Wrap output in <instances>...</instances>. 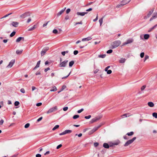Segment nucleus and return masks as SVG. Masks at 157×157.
<instances>
[{
    "label": "nucleus",
    "mask_w": 157,
    "mask_h": 157,
    "mask_svg": "<svg viewBox=\"0 0 157 157\" xmlns=\"http://www.w3.org/2000/svg\"><path fill=\"white\" fill-rule=\"evenodd\" d=\"M15 62V59H12L10 62L8 66H7L6 67L7 68H10L12 67L13 64H14Z\"/></svg>",
    "instance_id": "nucleus-9"
},
{
    "label": "nucleus",
    "mask_w": 157,
    "mask_h": 157,
    "mask_svg": "<svg viewBox=\"0 0 157 157\" xmlns=\"http://www.w3.org/2000/svg\"><path fill=\"white\" fill-rule=\"evenodd\" d=\"M103 147L105 148H109V146L107 143H104L103 144Z\"/></svg>",
    "instance_id": "nucleus-22"
},
{
    "label": "nucleus",
    "mask_w": 157,
    "mask_h": 157,
    "mask_svg": "<svg viewBox=\"0 0 157 157\" xmlns=\"http://www.w3.org/2000/svg\"><path fill=\"white\" fill-rule=\"evenodd\" d=\"M92 39V38L91 37H88L86 38H83L82 39V41H89L90 40H91Z\"/></svg>",
    "instance_id": "nucleus-18"
},
{
    "label": "nucleus",
    "mask_w": 157,
    "mask_h": 157,
    "mask_svg": "<svg viewBox=\"0 0 157 157\" xmlns=\"http://www.w3.org/2000/svg\"><path fill=\"white\" fill-rule=\"evenodd\" d=\"M91 117V116L90 115H88V116H86L85 117V118L86 119H89Z\"/></svg>",
    "instance_id": "nucleus-46"
},
{
    "label": "nucleus",
    "mask_w": 157,
    "mask_h": 157,
    "mask_svg": "<svg viewBox=\"0 0 157 157\" xmlns=\"http://www.w3.org/2000/svg\"><path fill=\"white\" fill-rule=\"evenodd\" d=\"M99 144L98 143L96 142L94 143V145L95 147H97L98 145Z\"/></svg>",
    "instance_id": "nucleus-54"
},
{
    "label": "nucleus",
    "mask_w": 157,
    "mask_h": 157,
    "mask_svg": "<svg viewBox=\"0 0 157 157\" xmlns=\"http://www.w3.org/2000/svg\"><path fill=\"white\" fill-rule=\"evenodd\" d=\"M131 1V0H130L129 1H128V2H126L125 3H121V4H119V5H118L117 6H116V7L117 8H119L120 7H121L123 6H124V5L130 2V1Z\"/></svg>",
    "instance_id": "nucleus-15"
},
{
    "label": "nucleus",
    "mask_w": 157,
    "mask_h": 157,
    "mask_svg": "<svg viewBox=\"0 0 157 157\" xmlns=\"http://www.w3.org/2000/svg\"><path fill=\"white\" fill-rule=\"evenodd\" d=\"M146 87V85L143 86L141 88V90L142 91L144 90Z\"/></svg>",
    "instance_id": "nucleus-51"
},
{
    "label": "nucleus",
    "mask_w": 157,
    "mask_h": 157,
    "mask_svg": "<svg viewBox=\"0 0 157 157\" xmlns=\"http://www.w3.org/2000/svg\"><path fill=\"white\" fill-rule=\"evenodd\" d=\"M59 127V125H56L54 127L52 128V130L54 131L56 129L58 128Z\"/></svg>",
    "instance_id": "nucleus-34"
},
{
    "label": "nucleus",
    "mask_w": 157,
    "mask_h": 157,
    "mask_svg": "<svg viewBox=\"0 0 157 157\" xmlns=\"http://www.w3.org/2000/svg\"><path fill=\"white\" fill-rule=\"evenodd\" d=\"M149 56L148 55H145V57L144 58V62H145V61L147 59L149 58Z\"/></svg>",
    "instance_id": "nucleus-40"
},
{
    "label": "nucleus",
    "mask_w": 157,
    "mask_h": 157,
    "mask_svg": "<svg viewBox=\"0 0 157 157\" xmlns=\"http://www.w3.org/2000/svg\"><path fill=\"white\" fill-rule=\"evenodd\" d=\"M114 145H118L120 143V141L119 140H117L113 142Z\"/></svg>",
    "instance_id": "nucleus-23"
},
{
    "label": "nucleus",
    "mask_w": 157,
    "mask_h": 157,
    "mask_svg": "<svg viewBox=\"0 0 157 157\" xmlns=\"http://www.w3.org/2000/svg\"><path fill=\"white\" fill-rule=\"evenodd\" d=\"M20 91L21 93H25V90L24 88H21L20 90Z\"/></svg>",
    "instance_id": "nucleus-49"
},
{
    "label": "nucleus",
    "mask_w": 157,
    "mask_h": 157,
    "mask_svg": "<svg viewBox=\"0 0 157 157\" xmlns=\"http://www.w3.org/2000/svg\"><path fill=\"white\" fill-rule=\"evenodd\" d=\"M121 43V42L120 40H117L114 41L112 45V48L113 49L119 46Z\"/></svg>",
    "instance_id": "nucleus-1"
},
{
    "label": "nucleus",
    "mask_w": 157,
    "mask_h": 157,
    "mask_svg": "<svg viewBox=\"0 0 157 157\" xmlns=\"http://www.w3.org/2000/svg\"><path fill=\"white\" fill-rule=\"evenodd\" d=\"M126 59L124 58H121L119 60V63H123L125 61Z\"/></svg>",
    "instance_id": "nucleus-25"
},
{
    "label": "nucleus",
    "mask_w": 157,
    "mask_h": 157,
    "mask_svg": "<svg viewBox=\"0 0 157 157\" xmlns=\"http://www.w3.org/2000/svg\"><path fill=\"white\" fill-rule=\"evenodd\" d=\"M136 139V137H134L132 139L130 140L127 141L124 144V146L125 147L127 146L129 144H132Z\"/></svg>",
    "instance_id": "nucleus-3"
},
{
    "label": "nucleus",
    "mask_w": 157,
    "mask_h": 157,
    "mask_svg": "<svg viewBox=\"0 0 157 157\" xmlns=\"http://www.w3.org/2000/svg\"><path fill=\"white\" fill-rule=\"evenodd\" d=\"M88 13L87 12H77L76 13V14L78 15H80L82 16H84L85 14Z\"/></svg>",
    "instance_id": "nucleus-11"
},
{
    "label": "nucleus",
    "mask_w": 157,
    "mask_h": 157,
    "mask_svg": "<svg viewBox=\"0 0 157 157\" xmlns=\"http://www.w3.org/2000/svg\"><path fill=\"white\" fill-rule=\"evenodd\" d=\"M42 104V103L41 102H39L36 104V105L37 106H41Z\"/></svg>",
    "instance_id": "nucleus-53"
},
{
    "label": "nucleus",
    "mask_w": 157,
    "mask_h": 157,
    "mask_svg": "<svg viewBox=\"0 0 157 157\" xmlns=\"http://www.w3.org/2000/svg\"><path fill=\"white\" fill-rule=\"evenodd\" d=\"M79 117V116L78 115H76L74 116L73 118L74 119H75L78 118V117Z\"/></svg>",
    "instance_id": "nucleus-39"
},
{
    "label": "nucleus",
    "mask_w": 157,
    "mask_h": 157,
    "mask_svg": "<svg viewBox=\"0 0 157 157\" xmlns=\"http://www.w3.org/2000/svg\"><path fill=\"white\" fill-rule=\"evenodd\" d=\"M12 14V13H10L7 14L6 15H5L4 17H2V18H4L6 17H8V16H9V15L11 14Z\"/></svg>",
    "instance_id": "nucleus-45"
},
{
    "label": "nucleus",
    "mask_w": 157,
    "mask_h": 157,
    "mask_svg": "<svg viewBox=\"0 0 157 157\" xmlns=\"http://www.w3.org/2000/svg\"><path fill=\"white\" fill-rule=\"evenodd\" d=\"M66 87V86H65V85H63L61 89V91H63V90H64V89H65Z\"/></svg>",
    "instance_id": "nucleus-44"
},
{
    "label": "nucleus",
    "mask_w": 157,
    "mask_h": 157,
    "mask_svg": "<svg viewBox=\"0 0 157 157\" xmlns=\"http://www.w3.org/2000/svg\"><path fill=\"white\" fill-rule=\"evenodd\" d=\"M69 17L68 16V15H67L65 17V20H67L68 19H69Z\"/></svg>",
    "instance_id": "nucleus-63"
},
{
    "label": "nucleus",
    "mask_w": 157,
    "mask_h": 157,
    "mask_svg": "<svg viewBox=\"0 0 157 157\" xmlns=\"http://www.w3.org/2000/svg\"><path fill=\"white\" fill-rule=\"evenodd\" d=\"M49 22V21H48V22H47V23H45V24H44L43 25V27H45V26H46L47 25V24H48V23Z\"/></svg>",
    "instance_id": "nucleus-62"
},
{
    "label": "nucleus",
    "mask_w": 157,
    "mask_h": 157,
    "mask_svg": "<svg viewBox=\"0 0 157 157\" xmlns=\"http://www.w3.org/2000/svg\"><path fill=\"white\" fill-rule=\"evenodd\" d=\"M144 55V52H141L140 54V56L141 58H143Z\"/></svg>",
    "instance_id": "nucleus-47"
},
{
    "label": "nucleus",
    "mask_w": 157,
    "mask_h": 157,
    "mask_svg": "<svg viewBox=\"0 0 157 157\" xmlns=\"http://www.w3.org/2000/svg\"><path fill=\"white\" fill-rule=\"evenodd\" d=\"M112 52H113L112 50L109 49L107 51L106 53L108 54H110V53H112Z\"/></svg>",
    "instance_id": "nucleus-41"
},
{
    "label": "nucleus",
    "mask_w": 157,
    "mask_h": 157,
    "mask_svg": "<svg viewBox=\"0 0 157 157\" xmlns=\"http://www.w3.org/2000/svg\"><path fill=\"white\" fill-rule=\"evenodd\" d=\"M40 62V60H39L37 62L36 66L33 69V70H36L37 68H38L39 67Z\"/></svg>",
    "instance_id": "nucleus-17"
},
{
    "label": "nucleus",
    "mask_w": 157,
    "mask_h": 157,
    "mask_svg": "<svg viewBox=\"0 0 157 157\" xmlns=\"http://www.w3.org/2000/svg\"><path fill=\"white\" fill-rule=\"evenodd\" d=\"M154 8H153L152 9L151 11H150L149 13L147 14V16H145L144 17V19H146L147 18L149 17L151 14L153 13L154 11Z\"/></svg>",
    "instance_id": "nucleus-10"
},
{
    "label": "nucleus",
    "mask_w": 157,
    "mask_h": 157,
    "mask_svg": "<svg viewBox=\"0 0 157 157\" xmlns=\"http://www.w3.org/2000/svg\"><path fill=\"white\" fill-rule=\"evenodd\" d=\"M133 41V40L132 38L129 39H128L126 42L123 43L122 46L130 44Z\"/></svg>",
    "instance_id": "nucleus-6"
},
{
    "label": "nucleus",
    "mask_w": 157,
    "mask_h": 157,
    "mask_svg": "<svg viewBox=\"0 0 157 157\" xmlns=\"http://www.w3.org/2000/svg\"><path fill=\"white\" fill-rule=\"evenodd\" d=\"M152 116L153 117H155V118H157V113H152Z\"/></svg>",
    "instance_id": "nucleus-36"
},
{
    "label": "nucleus",
    "mask_w": 157,
    "mask_h": 157,
    "mask_svg": "<svg viewBox=\"0 0 157 157\" xmlns=\"http://www.w3.org/2000/svg\"><path fill=\"white\" fill-rule=\"evenodd\" d=\"M98 14H97L96 18L95 19L93 20V21L94 22H95L96 21H97L98 20Z\"/></svg>",
    "instance_id": "nucleus-56"
},
{
    "label": "nucleus",
    "mask_w": 157,
    "mask_h": 157,
    "mask_svg": "<svg viewBox=\"0 0 157 157\" xmlns=\"http://www.w3.org/2000/svg\"><path fill=\"white\" fill-rule=\"evenodd\" d=\"M20 103L19 101H16L14 102V105L15 106H17Z\"/></svg>",
    "instance_id": "nucleus-37"
},
{
    "label": "nucleus",
    "mask_w": 157,
    "mask_h": 157,
    "mask_svg": "<svg viewBox=\"0 0 157 157\" xmlns=\"http://www.w3.org/2000/svg\"><path fill=\"white\" fill-rule=\"evenodd\" d=\"M101 126H99L98 127H94L89 132V135H91L94 132L96 131Z\"/></svg>",
    "instance_id": "nucleus-7"
},
{
    "label": "nucleus",
    "mask_w": 157,
    "mask_h": 157,
    "mask_svg": "<svg viewBox=\"0 0 157 157\" xmlns=\"http://www.w3.org/2000/svg\"><path fill=\"white\" fill-rule=\"evenodd\" d=\"M66 9V7L64 8V9L62 10L59 12L57 14V17H59L61 15L62 13Z\"/></svg>",
    "instance_id": "nucleus-13"
},
{
    "label": "nucleus",
    "mask_w": 157,
    "mask_h": 157,
    "mask_svg": "<svg viewBox=\"0 0 157 157\" xmlns=\"http://www.w3.org/2000/svg\"><path fill=\"white\" fill-rule=\"evenodd\" d=\"M18 24L19 23L17 22L13 21L12 23V25L13 26L16 27H17Z\"/></svg>",
    "instance_id": "nucleus-19"
},
{
    "label": "nucleus",
    "mask_w": 157,
    "mask_h": 157,
    "mask_svg": "<svg viewBox=\"0 0 157 157\" xmlns=\"http://www.w3.org/2000/svg\"><path fill=\"white\" fill-rule=\"evenodd\" d=\"M103 18H104V17H103L101 18L99 20V21L100 23V26L101 25V24L102 23L103 19Z\"/></svg>",
    "instance_id": "nucleus-33"
},
{
    "label": "nucleus",
    "mask_w": 157,
    "mask_h": 157,
    "mask_svg": "<svg viewBox=\"0 0 157 157\" xmlns=\"http://www.w3.org/2000/svg\"><path fill=\"white\" fill-rule=\"evenodd\" d=\"M16 34V32L15 31H13L10 35V36L12 37L14 36Z\"/></svg>",
    "instance_id": "nucleus-32"
},
{
    "label": "nucleus",
    "mask_w": 157,
    "mask_h": 157,
    "mask_svg": "<svg viewBox=\"0 0 157 157\" xmlns=\"http://www.w3.org/2000/svg\"><path fill=\"white\" fill-rule=\"evenodd\" d=\"M57 109H50L48 110L47 112V114H49L53 112H54Z\"/></svg>",
    "instance_id": "nucleus-12"
},
{
    "label": "nucleus",
    "mask_w": 157,
    "mask_h": 157,
    "mask_svg": "<svg viewBox=\"0 0 157 157\" xmlns=\"http://www.w3.org/2000/svg\"><path fill=\"white\" fill-rule=\"evenodd\" d=\"M150 37V36L148 34H145L144 35V38L145 40L148 39Z\"/></svg>",
    "instance_id": "nucleus-27"
},
{
    "label": "nucleus",
    "mask_w": 157,
    "mask_h": 157,
    "mask_svg": "<svg viewBox=\"0 0 157 157\" xmlns=\"http://www.w3.org/2000/svg\"><path fill=\"white\" fill-rule=\"evenodd\" d=\"M31 20H31V17H29L28 19V20L27 21V22H26L27 23H29L30 21H31Z\"/></svg>",
    "instance_id": "nucleus-58"
},
{
    "label": "nucleus",
    "mask_w": 157,
    "mask_h": 157,
    "mask_svg": "<svg viewBox=\"0 0 157 157\" xmlns=\"http://www.w3.org/2000/svg\"><path fill=\"white\" fill-rule=\"evenodd\" d=\"M57 90L56 87L55 86H54L50 90V91H55Z\"/></svg>",
    "instance_id": "nucleus-30"
},
{
    "label": "nucleus",
    "mask_w": 157,
    "mask_h": 157,
    "mask_svg": "<svg viewBox=\"0 0 157 157\" xmlns=\"http://www.w3.org/2000/svg\"><path fill=\"white\" fill-rule=\"evenodd\" d=\"M84 109H80V110H78V113H81V112H82V111H83Z\"/></svg>",
    "instance_id": "nucleus-57"
},
{
    "label": "nucleus",
    "mask_w": 157,
    "mask_h": 157,
    "mask_svg": "<svg viewBox=\"0 0 157 157\" xmlns=\"http://www.w3.org/2000/svg\"><path fill=\"white\" fill-rule=\"evenodd\" d=\"M31 13L29 11H27L21 14L20 16V17L23 19L31 15Z\"/></svg>",
    "instance_id": "nucleus-2"
},
{
    "label": "nucleus",
    "mask_w": 157,
    "mask_h": 157,
    "mask_svg": "<svg viewBox=\"0 0 157 157\" xmlns=\"http://www.w3.org/2000/svg\"><path fill=\"white\" fill-rule=\"evenodd\" d=\"M74 61H71L69 63V67H71L74 64Z\"/></svg>",
    "instance_id": "nucleus-28"
},
{
    "label": "nucleus",
    "mask_w": 157,
    "mask_h": 157,
    "mask_svg": "<svg viewBox=\"0 0 157 157\" xmlns=\"http://www.w3.org/2000/svg\"><path fill=\"white\" fill-rule=\"evenodd\" d=\"M49 49L48 47H45L43 48L42 51L41 52V56H43L45 54L46 52Z\"/></svg>",
    "instance_id": "nucleus-4"
},
{
    "label": "nucleus",
    "mask_w": 157,
    "mask_h": 157,
    "mask_svg": "<svg viewBox=\"0 0 157 157\" xmlns=\"http://www.w3.org/2000/svg\"><path fill=\"white\" fill-rule=\"evenodd\" d=\"M62 145L61 144H59L58 146H57V147H56V149H59L60 147H62Z\"/></svg>",
    "instance_id": "nucleus-60"
},
{
    "label": "nucleus",
    "mask_w": 157,
    "mask_h": 157,
    "mask_svg": "<svg viewBox=\"0 0 157 157\" xmlns=\"http://www.w3.org/2000/svg\"><path fill=\"white\" fill-rule=\"evenodd\" d=\"M157 27V24L154 25L153 27L150 28V29L148 30V32H151V31L153 29H155L156 27Z\"/></svg>",
    "instance_id": "nucleus-20"
},
{
    "label": "nucleus",
    "mask_w": 157,
    "mask_h": 157,
    "mask_svg": "<svg viewBox=\"0 0 157 157\" xmlns=\"http://www.w3.org/2000/svg\"><path fill=\"white\" fill-rule=\"evenodd\" d=\"M105 54L100 55L98 56V57L100 58H104L106 56Z\"/></svg>",
    "instance_id": "nucleus-29"
},
{
    "label": "nucleus",
    "mask_w": 157,
    "mask_h": 157,
    "mask_svg": "<svg viewBox=\"0 0 157 157\" xmlns=\"http://www.w3.org/2000/svg\"><path fill=\"white\" fill-rule=\"evenodd\" d=\"M82 21H80V22H76L75 23V25H78V24H81V25H82Z\"/></svg>",
    "instance_id": "nucleus-43"
},
{
    "label": "nucleus",
    "mask_w": 157,
    "mask_h": 157,
    "mask_svg": "<svg viewBox=\"0 0 157 157\" xmlns=\"http://www.w3.org/2000/svg\"><path fill=\"white\" fill-rule=\"evenodd\" d=\"M157 17V12L156 13H154L153 15L152 16V17L150 19V21H151L153 20V19L156 18Z\"/></svg>",
    "instance_id": "nucleus-16"
},
{
    "label": "nucleus",
    "mask_w": 157,
    "mask_h": 157,
    "mask_svg": "<svg viewBox=\"0 0 157 157\" xmlns=\"http://www.w3.org/2000/svg\"><path fill=\"white\" fill-rule=\"evenodd\" d=\"M71 11V9L70 8H68L66 11V13L68 14Z\"/></svg>",
    "instance_id": "nucleus-48"
},
{
    "label": "nucleus",
    "mask_w": 157,
    "mask_h": 157,
    "mask_svg": "<svg viewBox=\"0 0 157 157\" xmlns=\"http://www.w3.org/2000/svg\"><path fill=\"white\" fill-rule=\"evenodd\" d=\"M134 134V132H128L126 134V135L128 136H132Z\"/></svg>",
    "instance_id": "nucleus-31"
},
{
    "label": "nucleus",
    "mask_w": 157,
    "mask_h": 157,
    "mask_svg": "<svg viewBox=\"0 0 157 157\" xmlns=\"http://www.w3.org/2000/svg\"><path fill=\"white\" fill-rule=\"evenodd\" d=\"M41 155L39 154H37L36 155V157H41Z\"/></svg>",
    "instance_id": "nucleus-64"
},
{
    "label": "nucleus",
    "mask_w": 157,
    "mask_h": 157,
    "mask_svg": "<svg viewBox=\"0 0 157 157\" xmlns=\"http://www.w3.org/2000/svg\"><path fill=\"white\" fill-rule=\"evenodd\" d=\"M30 126V124L29 123H27L25 125V128H28Z\"/></svg>",
    "instance_id": "nucleus-42"
},
{
    "label": "nucleus",
    "mask_w": 157,
    "mask_h": 157,
    "mask_svg": "<svg viewBox=\"0 0 157 157\" xmlns=\"http://www.w3.org/2000/svg\"><path fill=\"white\" fill-rule=\"evenodd\" d=\"M23 51V50H17L16 51V53L17 55H20L21 54Z\"/></svg>",
    "instance_id": "nucleus-26"
},
{
    "label": "nucleus",
    "mask_w": 157,
    "mask_h": 157,
    "mask_svg": "<svg viewBox=\"0 0 157 157\" xmlns=\"http://www.w3.org/2000/svg\"><path fill=\"white\" fill-rule=\"evenodd\" d=\"M21 40H22L23 41H24V38L23 37H19L16 39V42L18 43Z\"/></svg>",
    "instance_id": "nucleus-14"
},
{
    "label": "nucleus",
    "mask_w": 157,
    "mask_h": 157,
    "mask_svg": "<svg viewBox=\"0 0 157 157\" xmlns=\"http://www.w3.org/2000/svg\"><path fill=\"white\" fill-rule=\"evenodd\" d=\"M72 132V131L70 130H67L65 131V132L66 134L70 133Z\"/></svg>",
    "instance_id": "nucleus-35"
},
{
    "label": "nucleus",
    "mask_w": 157,
    "mask_h": 157,
    "mask_svg": "<svg viewBox=\"0 0 157 157\" xmlns=\"http://www.w3.org/2000/svg\"><path fill=\"white\" fill-rule=\"evenodd\" d=\"M36 27V25H34L32 27L30 28L29 29H28V31H31L33 30Z\"/></svg>",
    "instance_id": "nucleus-24"
},
{
    "label": "nucleus",
    "mask_w": 157,
    "mask_h": 157,
    "mask_svg": "<svg viewBox=\"0 0 157 157\" xmlns=\"http://www.w3.org/2000/svg\"><path fill=\"white\" fill-rule=\"evenodd\" d=\"M78 53V51L77 50H75L74 51V55H76Z\"/></svg>",
    "instance_id": "nucleus-52"
},
{
    "label": "nucleus",
    "mask_w": 157,
    "mask_h": 157,
    "mask_svg": "<svg viewBox=\"0 0 157 157\" xmlns=\"http://www.w3.org/2000/svg\"><path fill=\"white\" fill-rule=\"evenodd\" d=\"M4 122V120L3 119H2L0 121V125H2Z\"/></svg>",
    "instance_id": "nucleus-59"
},
{
    "label": "nucleus",
    "mask_w": 157,
    "mask_h": 157,
    "mask_svg": "<svg viewBox=\"0 0 157 157\" xmlns=\"http://www.w3.org/2000/svg\"><path fill=\"white\" fill-rule=\"evenodd\" d=\"M107 71V73L108 74H110L111 73L112 71L111 70H108Z\"/></svg>",
    "instance_id": "nucleus-50"
},
{
    "label": "nucleus",
    "mask_w": 157,
    "mask_h": 157,
    "mask_svg": "<svg viewBox=\"0 0 157 157\" xmlns=\"http://www.w3.org/2000/svg\"><path fill=\"white\" fill-rule=\"evenodd\" d=\"M110 67V66H108L106 67L105 69V71H107L108 69Z\"/></svg>",
    "instance_id": "nucleus-61"
},
{
    "label": "nucleus",
    "mask_w": 157,
    "mask_h": 157,
    "mask_svg": "<svg viewBox=\"0 0 157 157\" xmlns=\"http://www.w3.org/2000/svg\"><path fill=\"white\" fill-rule=\"evenodd\" d=\"M42 119H43V117H40L39 119H38L37 120V122H39L40 121H41Z\"/></svg>",
    "instance_id": "nucleus-55"
},
{
    "label": "nucleus",
    "mask_w": 157,
    "mask_h": 157,
    "mask_svg": "<svg viewBox=\"0 0 157 157\" xmlns=\"http://www.w3.org/2000/svg\"><path fill=\"white\" fill-rule=\"evenodd\" d=\"M68 62V60H65L62 62H61L59 64V66L60 67H66Z\"/></svg>",
    "instance_id": "nucleus-5"
},
{
    "label": "nucleus",
    "mask_w": 157,
    "mask_h": 157,
    "mask_svg": "<svg viewBox=\"0 0 157 157\" xmlns=\"http://www.w3.org/2000/svg\"><path fill=\"white\" fill-rule=\"evenodd\" d=\"M101 118V117H100V116H98V117H95L92 119L90 121V122L91 123H92L94 122H96V121L99 120Z\"/></svg>",
    "instance_id": "nucleus-8"
},
{
    "label": "nucleus",
    "mask_w": 157,
    "mask_h": 157,
    "mask_svg": "<svg viewBox=\"0 0 157 157\" xmlns=\"http://www.w3.org/2000/svg\"><path fill=\"white\" fill-rule=\"evenodd\" d=\"M147 104L148 105L151 107H153L154 106V104L152 102H148Z\"/></svg>",
    "instance_id": "nucleus-21"
},
{
    "label": "nucleus",
    "mask_w": 157,
    "mask_h": 157,
    "mask_svg": "<svg viewBox=\"0 0 157 157\" xmlns=\"http://www.w3.org/2000/svg\"><path fill=\"white\" fill-rule=\"evenodd\" d=\"M52 32L53 33L55 34H57L58 33V31L56 29H54L53 31Z\"/></svg>",
    "instance_id": "nucleus-38"
}]
</instances>
